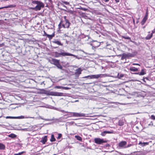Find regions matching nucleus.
Instances as JSON below:
<instances>
[{
    "label": "nucleus",
    "instance_id": "13",
    "mask_svg": "<svg viewBox=\"0 0 155 155\" xmlns=\"http://www.w3.org/2000/svg\"><path fill=\"white\" fill-rule=\"evenodd\" d=\"M15 7H16L15 5H8L7 6L1 7V8H0V9H3L4 8H13Z\"/></svg>",
    "mask_w": 155,
    "mask_h": 155
},
{
    "label": "nucleus",
    "instance_id": "64",
    "mask_svg": "<svg viewBox=\"0 0 155 155\" xmlns=\"http://www.w3.org/2000/svg\"><path fill=\"white\" fill-rule=\"evenodd\" d=\"M150 32L149 31V32H148V33H150Z\"/></svg>",
    "mask_w": 155,
    "mask_h": 155
},
{
    "label": "nucleus",
    "instance_id": "10",
    "mask_svg": "<svg viewBox=\"0 0 155 155\" xmlns=\"http://www.w3.org/2000/svg\"><path fill=\"white\" fill-rule=\"evenodd\" d=\"M59 63V60L55 59H52L51 61V63L56 66Z\"/></svg>",
    "mask_w": 155,
    "mask_h": 155
},
{
    "label": "nucleus",
    "instance_id": "23",
    "mask_svg": "<svg viewBox=\"0 0 155 155\" xmlns=\"http://www.w3.org/2000/svg\"><path fill=\"white\" fill-rule=\"evenodd\" d=\"M17 136L13 134H10L8 135V137H11L12 138H15Z\"/></svg>",
    "mask_w": 155,
    "mask_h": 155
},
{
    "label": "nucleus",
    "instance_id": "42",
    "mask_svg": "<svg viewBox=\"0 0 155 155\" xmlns=\"http://www.w3.org/2000/svg\"><path fill=\"white\" fill-rule=\"evenodd\" d=\"M44 34L43 35V36H47V35H48V34H47L46 32L45 31H44Z\"/></svg>",
    "mask_w": 155,
    "mask_h": 155
},
{
    "label": "nucleus",
    "instance_id": "43",
    "mask_svg": "<svg viewBox=\"0 0 155 155\" xmlns=\"http://www.w3.org/2000/svg\"><path fill=\"white\" fill-rule=\"evenodd\" d=\"M148 125L149 126H150V125H152V126H153V123L152 121H151L150 122V123L148 124Z\"/></svg>",
    "mask_w": 155,
    "mask_h": 155
},
{
    "label": "nucleus",
    "instance_id": "29",
    "mask_svg": "<svg viewBox=\"0 0 155 155\" xmlns=\"http://www.w3.org/2000/svg\"><path fill=\"white\" fill-rule=\"evenodd\" d=\"M69 54H70L71 55H68V56H74V57H75L76 58H77L78 59H80V58L78 57V56H76V55H74V54H70V53H69Z\"/></svg>",
    "mask_w": 155,
    "mask_h": 155
},
{
    "label": "nucleus",
    "instance_id": "14",
    "mask_svg": "<svg viewBox=\"0 0 155 155\" xmlns=\"http://www.w3.org/2000/svg\"><path fill=\"white\" fill-rule=\"evenodd\" d=\"M47 136H45L42 138V139L40 140V142H41L43 144H45L47 141Z\"/></svg>",
    "mask_w": 155,
    "mask_h": 155
},
{
    "label": "nucleus",
    "instance_id": "2",
    "mask_svg": "<svg viewBox=\"0 0 155 155\" xmlns=\"http://www.w3.org/2000/svg\"><path fill=\"white\" fill-rule=\"evenodd\" d=\"M63 22V21L61 20L58 25V28L59 29H60L62 27L64 28H69L70 25H71V23L69 22L68 20H66V21H65V23L64 24L62 23Z\"/></svg>",
    "mask_w": 155,
    "mask_h": 155
},
{
    "label": "nucleus",
    "instance_id": "41",
    "mask_svg": "<svg viewBox=\"0 0 155 155\" xmlns=\"http://www.w3.org/2000/svg\"><path fill=\"white\" fill-rule=\"evenodd\" d=\"M41 90L42 91H44V92H42V93H43V94H46L47 93L46 92V91L44 89H41Z\"/></svg>",
    "mask_w": 155,
    "mask_h": 155
},
{
    "label": "nucleus",
    "instance_id": "53",
    "mask_svg": "<svg viewBox=\"0 0 155 155\" xmlns=\"http://www.w3.org/2000/svg\"><path fill=\"white\" fill-rule=\"evenodd\" d=\"M109 1V0H104V1L105 2H108V1Z\"/></svg>",
    "mask_w": 155,
    "mask_h": 155
},
{
    "label": "nucleus",
    "instance_id": "4",
    "mask_svg": "<svg viewBox=\"0 0 155 155\" xmlns=\"http://www.w3.org/2000/svg\"><path fill=\"white\" fill-rule=\"evenodd\" d=\"M60 52L58 53L56 51L54 52L55 57L56 58L60 57L61 55L62 56H68V55H71L69 54V53H66L64 52V50L61 49L60 50Z\"/></svg>",
    "mask_w": 155,
    "mask_h": 155
},
{
    "label": "nucleus",
    "instance_id": "47",
    "mask_svg": "<svg viewBox=\"0 0 155 155\" xmlns=\"http://www.w3.org/2000/svg\"><path fill=\"white\" fill-rule=\"evenodd\" d=\"M152 32L151 34H152L153 33H154L155 32V28H154L153 30L152 31Z\"/></svg>",
    "mask_w": 155,
    "mask_h": 155
},
{
    "label": "nucleus",
    "instance_id": "21",
    "mask_svg": "<svg viewBox=\"0 0 155 155\" xmlns=\"http://www.w3.org/2000/svg\"><path fill=\"white\" fill-rule=\"evenodd\" d=\"M147 20V18H146V17H144L141 22V25H143L145 23V22H146V21Z\"/></svg>",
    "mask_w": 155,
    "mask_h": 155
},
{
    "label": "nucleus",
    "instance_id": "19",
    "mask_svg": "<svg viewBox=\"0 0 155 155\" xmlns=\"http://www.w3.org/2000/svg\"><path fill=\"white\" fill-rule=\"evenodd\" d=\"M15 119H23L24 118H31V117H25L24 116H18V117H15Z\"/></svg>",
    "mask_w": 155,
    "mask_h": 155
},
{
    "label": "nucleus",
    "instance_id": "61",
    "mask_svg": "<svg viewBox=\"0 0 155 155\" xmlns=\"http://www.w3.org/2000/svg\"><path fill=\"white\" fill-rule=\"evenodd\" d=\"M138 22V21H137L136 22L137 23Z\"/></svg>",
    "mask_w": 155,
    "mask_h": 155
},
{
    "label": "nucleus",
    "instance_id": "26",
    "mask_svg": "<svg viewBox=\"0 0 155 155\" xmlns=\"http://www.w3.org/2000/svg\"><path fill=\"white\" fill-rule=\"evenodd\" d=\"M124 76V74H119L118 73L117 75L118 78L119 79H121L122 78H123Z\"/></svg>",
    "mask_w": 155,
    "mask_h": 155
},
{
    "label": "nucleus",
    "instance_id": "38",
    "mask_svg": "<svg viewBox=\"0 0 155 155\" xmlns=\"http://www.w3.org/2000/svg\"><path fill=\"white\" fill-rule=\"evenodd\" d=\"M151 118L152 119L155 120V116L154 115H152L151 116Z\"/></svg>",
    "mask_w": 155,
    "mask_h": 155
},
{
    "label": "nucleus",
    "instance_id": "17",
    "mask_svg": "<svg viewBox=\"0 0 155 155\" xmlns=\"http://www.w3.org/2000/svg\"><path fill=\"white\" fill-rule=\"evenodd\" d=\"M148 144V142H143L142 143L141 142H140L138 143V144L142 146H144L146 145H147Z\"/></svg>",
    "mask_w": 155,
    "mask_h": 155
},
{
    "label": "nucleus",
    "instance_id": "3",
    "mask_svg": "<svg viewBox=\"0 0 155 155\" xmlns=\"http://www.w3.org/2000/svg\"><path fill=\"white\" fill-rule=\"evenodd\" d=\"M107 76V75L105 74H101L96 75H88L86 76L83 77V78H87L89 79L96 78L97 79L99 78L105 77Z\"/></svg>",
    "mask_w": 155,
    "mask_h": 155
},
{
    "label": "nucleus",
    "instance_id": "54",
    "mask_svg": "<svg viewBox=\"0 0 155 155\" xmlns=\"http://www.w3.org/2000/svg\"><path fill=\"white\" fill-rule=\"evenodd\" d=\"M64 36H65V37H68V36L66 35V34H64Z\"/></svg>",
    "mask_w": 155,
    "mask_h": 155
},
{
    "label": "nucleus",
    "instance_id": "24",
    "mask_svg": "<svg viewBox=\"0 0 155 155\" xmlns=\"http://www.w3.org/2000/svg\"><path fill=\"white\" fill-rule=\"evenodd\" d=\"M54 36V33H53L52 35H47V36L49 38L50 40Z\"/></svg>",
    "mask_w": 155,
    "mask_h": 155
},
{
    "label": "nucleus",
    "instance_id": "12",
    "mask_svg": "<svg viewBox=\"0 0 155 155\" xmlns=\"http://www.w3.org/2000/svg\"><path fill=\"white\" fill-rule=\"evenodd\" d=\"M113 133V131H105L102 132L101 135L103 136H104L107 134H112Z\"/></svg>",
    "mask_w": 155,
    "mask_h": 155
},
{
    "label": "nucleus",
    "instance_id": "27",
    "mask_svg": "<svg viewBox=\"0 0 155 155\" xmlns=\"http://www.w3.org/2000/svg\"><path fill=\"white\" fill-rule=\"evenodd\" d=\"M57 67L58 68L61 69H62L63 67L62 66L59 64V63L57 65H56Z\"/></svg>",
    "mask_w": 155,
    "mask_h": 155
},
{
    "label": "nucleus",
    "instance_id": "5",
    "mask_svg": "<svg viewBox=\"0 0 155 155\" xmlns=\"http://www.w3.org/2000/svg\"><path fill=\"white\" fill-rule=\"evenodd\" d=\"M95 143L98 144H101L103 143H106L107 141L104 140L103 139H101L100 138H95L94 139Z\"/></svg>",
    "mask_w": 155,
    "mask_h": 155
},
{
    "label": "nucleus",
    "instance_id": "15",
    "mask_svg": "<svg viewBox=\"0 0 155 155\" xmlns=\"http://www.w3.org/2000/svg\"><path fill=\"white\" fill-rule=\"evenodd\" d=\"M81 70L80 68H79L78 69L76 70V72L75 73V74L76 75H78V76L81 74Z\"/></svg>",
    "mask_w": 155,
    "mask_h": 155
},
{
    "label": "nucleus",
    "instance_id": "8",
    "mask_svg": "<svg viewBox=\"0 0 155 155\" xmlns=\"http://www.w3.org/2000/svg\"><path fill=\"white\" fill-rule=\"evenodd\" d=\"M134 74H138L140 76L146 74V70L143 68L142 69L141 71L140 72L135 73H133Z\"/></svg>",
    "mask_w": 155,
    "mask_h": 155
},
{
    "label": "nucleus",
    "instance_id": "57",
    "mask_svg": "<svg viewBox=\"0 0 155 155\" xmlns=\"http://www.w3.org/2000/svg\"><path fill=\"white\" fill-rule=\"evenodd\" d=\"M142 154H143V155H144V154H146V153H145V152H144V153H143H143H142Z\"/></svg>",
    "mask_w": 155,
    "mask_h": 155
},
{
    "label": "nucleus",
    "instance_id": "62",
    "mask_svg": "<svg viewBox=\"0 0 155 155\" xmlns=\"http://www.w3.org/2000/svg\"><path fill=\"white\" fill-rule=\"evenodd\" d=\"M145 26H144V27H143V28H145Z\"/></svg>",
    "mask_w": 155,
    "mask_h": 155
},
{
    "label": "nucleus",
    "instance_id": "16",
    "mask_svg": "<svg viewBox=\"0 0 155 155\" xmlns=\"http://www.w3.org/2000/svg\"><path fill=\"white\" fill-rule=\"evenodd\" d=\"M132 71H138V69L134 67H131L129 69Z\"/></svg>",
    "mask_w": 155,
    "mask_h": 155
},
{
    "label": "nucleus",
    "instance_id": "56",
    "mask_svg": "<svg viewBox=\"0 0 155 155\" xmlns=\"http://www.w3.org/2000/svg\"><path fill=\"white\" fill-rule=\"evenodd\" d=\"M44 84V81H43V82H41V84L42 85V84Z\"/></svg>",
    "mask_w": 155,
    "mask_h": 155
},
{
    "label": "nucleus",
    "instance_id": "51",
    "mask_svg": "<svg viewBox=\"0 0 155 155\" xmlns=\"http://www.w3.org/2000/svg\"><path fill=\"white\" fill-rule=\"evenodd\" d=\"M115 1L117 2H119V0H115Z\"/></svg>",
    "mask_w": 155,
    "mask_h": 155
},
{
    "label": "nucleus",
    "instance_id": "28",
    "mask_svg": "<svg viewBox=\"0 0 155 155\" xmlns=\"http://www.w3.org/2000/svg\"><path fill=\"white\" fill-rule=\"evenodd\" d=\"M124 124V122L122 121H119L118 122V125L120 126H122Z\"/></svg>",
    "mask_w": 155,
    "mask_h": 155
},
{
    "label": "nucleus",
    "instance_id": "44",
    "mask_svg": "<svg viewBox=\"0 0 155 155\" xmlns=\"http://www.w3.org/2000/svg\"><path fill=\"white\" fill-rule=\"evenodd\" d=\"M147 16H148L147 13L146 12V15L144 17H146V18H147Z\"/></svg>",
    "mask_w": 155,
    "mask_h": 155
},
{
    "label": "nucleus",
    "instance_id": "25",
    "mask_svg": "<svg viewBox=\"0 0 155 155\" xmlns=\"http://www.w3.org/2000/svg\"><path fill=\"white\" fill-rule=\"evenodd\" d=\"M56 139L54 137V135L53 134H52L51 135V139H50V141L51 142H54L55 141Z\"/></svg>",
    "mask_w": 155,
    "mask_h": 155
},
{
    "label": "nucleus",
    "instance_id": "63",
    "mask_svg": "<svg viewBox=\"0 0 155 155\" xmlns=\"http://www.w3.org/2000/svg\"><path fill=\"white\" fill-rule=\"evenodd\" d=\"M2 81L1 80V79H0V81Z\"/></svg>",
    "mask_w": 155,
    "mask_h": 155
},
{
    "label": "nucleus",
    "instance_id": "20",
    "mask_svg": "<svg viewBox=\"0 0 155 155\" xmlns=\"http://www.w3.org/2000/svg\"><path fill=\"white\" fill-rule=\"evenodd\" d=\"M152 34H151L150 35V34H148L145 38V39L146 40H150L152 37Z\"/></svg>",
    "mask_w": 155,
    "mask_h": 155
},
{
    "label": "nucleus",
    "instance_id": "39",
    "mask_svg": "<svg viewBox=\"0 0 155 155\" xmlns=\"http://www.w3.org/2000/svg\"><path fill=\"white\" fill-rule=\"evenodd\" d=\"M75 137L76 138L77 137V139L78 140H81V137L78 136H76Z\"/></svg>",
    "mask_w": 155,
    "mask_h": 155
},
{
    "label": "nucleus",
    "instance_id": "37",
    "mask_svg": "<svg viewBox=\"0 0 155 155\" xmlns=\"http://www.w3.org/2000/svg\"><path fill=\"white\" fill-rule=\"evenodd\" d=\"M70 88L67 87H63V89H64L66 90H68L70 89Z\"/></svg>",
    "mask_w": 155,
    "mask_h": 155
},
{
    "label": "nucleus",
    "instance_id": "7",
    "mask_svg": "<svg viewBox=\"0 0 155 155\" xmlns=\"http://www.w3.org/2000/svg\"><path fill=\"white\" fill-rule=\"evenodd\" d=\"M48 94L50 95L58 96H61L63 95V93H62L54 92L52 91L49 92L48 93Z\"/></svg>",
    "mask_w": 155,
    "mask_h": 155
},
{
    "label": "nucleus",
    "instance_id": "58",
    "mask_svg": "<svg viewBox=\"0 0 155 155\" xmlns=\"http://www.w3.org/2000/svg\"><path fill=\"white\" fill-rule=\"evenodd\" d=\"M58 48L57 47H53V48Z\"/></svg>",
    "mask_w": 155,
    "mask_h": 155
},
{
    "label": "nucleus",
    "instance_id": "1",
    "mask_svg": "<svg viewBox=\"0 0 155 155\" xmlns=\"http://www.w3.org/2000/svg\"><path fill=\"white\" fill-rule=\"evenodd\" d=\"M32 3L36 5L34 7L31 8L32 10L37 11L40 10L41 8H44V5L42 2L38 1L35 0L33 1Z\"/></svg>",
    "mask_w": 155,
    "mask_h": 155
},
{
    "label": "nucleus",
    "instance_id": "55",
    "mask_svg": "<svg viewBox=\"0 0 155 155\" xmlns=\"http://www.w3.org/2000/svg\"><path fill=\"white\" fill-rule=\"evenodd\" d=\"M145 78H143V81L144 82H145L146 81H145Z\"/></svg>",
    "mask_w": 155,
    "mask_h": 155
},
{
    "label": "nucleus",
    "instance_id": "45",
    "mask_svg": "<svg viewBox=\"0 0 155 155\" xmlns=\"http://www.w3.org/2000/svg\"><path fill=\"white\" fill-rule=\"evenodd\" d=\"M64 19L65 21H66V20H68V19H66V16H64Z\"/></svg>",
    "mask_w": 155,
    "mask_h": 155
},
{
    "label": "nucleus",
    "instance_id": "6",
    "mask_svg": "<svg viewBox=\"0 0 155 155\" xmlns=\"http://www.w3.org/2000/svg\"><path fill=\"white\" fill-rule=\"evenodd\" d=\"M127 142L126 141H122L118 143V146L119 149L126 148V145Z\"/></svg>",
    "mask_w": 155,
    "mask_h": 155
},
{
    "label": "nucleus",
    "instance_id": "35",
    "mask_svg": "<svg viewBox=\"0 0 155 155\" xmlns=\"http://www.w3.org/2000/svg\"><path fill=\"white\" fill-rule=\"evenodd\" d=\"M39 118H40V119H42V120H46V121H50V120H50L49 119H44L43 118H42L41 117V116H40L39 117Z\"/></svg>",
    "mask_w": 155,
    "mask_h": 155
},
{
    "label": "nucleus",
    "instance_id": "18",
    "mask_svg": "<svg viewBox=\"0 0 155 155\" xmlns=\"http://www.w3.org/2000/svg\"><path fill=\"white\" fill-rule=\"evenodd\" d=\"M5 146L2 143H0V150H4L5 149Z\"/></svg>",
    "mask_w": 155,
    "mask_h": 155
},
{
    "label": "nucleus",
    "instance_id": "48",
    "mask_svg": "<svg viewBox=\"0 0 155 155\" xmlns=\"http://www.w3.org/2000/svg\"><path fill=\"white\" fill-rule=\"evenodd\" d=\"M133 65H140V64H136V63H134V64H133Z\"/></svg>",
    "mask_w": 155,
    "mask_h": 155
},
{
    "label": "nucleus",
    "instance_id": "50",
    "mask_svg": "<svg viewBox=\"0 0 155 155\" xmlns=\"http://www.w3.org/2000/svg\"><path fill=\"white\" fill-rule=\"evenodd\" d=\"M133 23L134 25L135 24V20H134V19H133Z\"/></svg>",
    "mask_w": 155,
    "mask_h": 155
},
{
    "label": "nucleus",
    "instance_id": "30",
    "mask_svg": "<svg viewBox=\"0 0 155 155\" xmlns=\"http://www.w3.org/2000/svg\"><path fill=\"white\" fill-rule=\"evenodd\" d=\"M126 57H125V54L124 53H123V54H122V57H121V60H124V59H125V58H126Z\"/></svg>",
    "mask_w": 155,
    "mask_h": 155
},
{
    "label": "nucleus",
    "instance_id": "11",
    "mask_svg": "<svg viewBox=\"0 0 155 155\" xmlns=\"http://www.w3.org/2000/svg\"><path fill=\"white\" fill-rule=\"evenodd\" d=\"M125 54V57L126 58H128L129 57H132L134 56L135 54H131L129 53H124Z\"/></svg>",
    "mask_w": 155,
    "mask_h": 155
},
{
    "label": "nucleus",
    "instance_id": "59",
    "mask_svg": "<svg viewBox=\"0 0 155 155\" xmlns=\"http://www.w3.org/2000/svg\"><path fill=\"white\" fill-rule=\"evenodd\" d=\"M63 5V6L64 7H65V8H67L66 6H65V5Z\"/></svg>",
    "mask_w": 155,
    "mask_h": 155
},
{
    "label": "nucleus",
    "instance_id": "32",
    "mask_svg": "<svg viewBox=\"0 0 155 155\" xmlns=\"http://www.w3.org/2000/svg\"><path fill=\"white\" fill-rule=\"evenodd\" d=\"M55 88L57 89H63V87L57 86L55 87Z\"/></svg>",
    "mask_w": 155,
    "mask_h": 155
},
{
    "label": "nucleus",
    "instance_id": "9",
    "mask_svg": "<svg viewBox=\"0 0 155 155\" xmlns=\"http://www.w3.org/2000/svg\"><path fill=\"white\" fill-rule=\"evenodd\" d=\"M72 116L76 117H84L85 116V114L84 113H72Z\"/></svg>",
    "mask_w": 155,
    "mask_h": 155
},
{
    "label": "nucleus",
    "instance_id": "40",
    "mask_svg": "<svg viewBox=\"0 0 155 155\" xmlns=\"http://www.w3.org/2000/svg\"><path fill=\"white\" fill-rule=\"evenodd\" d=\"M132 145H133V144H128L127 145V146H126V148L128 147H130Z\"/></svg>",
    "mask_w": 155,
    "mask_h": 155
},
{
    "label": "nucleus",
    "instance_id": "36",
    "mask_svg": "<svg viewBox=\"0 0 155 155\" xmlns=\"http://www.w3.org/2000/svg\"><path fill=\"white\" fill-rule=\"evenodd\" d=\"M62 136V134H58V136L57 137L58 139H60Z\"/></svg>",
    "mask_w": 155,
    "mask_h": 155
},
{
    "label": "nucleus",
    "instance_id": "31",
    "mask_svg": "<svg viewBox=\"0 0 155 155\" xmlns=\"http://www.w3.org/2000/svg\"><path fill=\"white\" fill-rule=\"evenodd\" d=\"M61 2L62 3H63L64 4H65V5H68L69 4V3L67 2L64 1H62Z\"/></svg>",
    "mask_w": 155,
    "mask_h": 155
},
{
    "label": "nucleus",
    "instance_id": "22",
    "mask_svg": "<svg viewBox=\"0 0 155 155\" xmlns=\"http://www.w3.org/2000/svg\"><path fill=\"white\" fill-rule=\"evenodd\" d=\"M53 42L54 43L57 44L58 45H60L61 46L63 45V44L61 43V42L59 41H53Z\"/></svg>",
    "mask_w": 155,
    "mask_h": 155
},
{
    "label": "nucleus",
    "instance_id": "49",
    "mask_svg": "<svg viewBox=\"0 0 155 155\" xmlns=\"http://www.w3.org/2000/svg\"><path fill=\"white\" fill-rule=\"evenodd\" d=\"M61 111L62 112H65L66 113H68V112L65 111L64 110H61Z\"/></svg>",
    "mask_w": 155,
    "mask_h": 155
},
{
    "label": "nucleus",
    "instance_id": "34",
    "mask_svg": "<svg viewBox=\"0 0 155 155\" xmlns=\"http://www.w3.org/2000/svg\"><path fill=\"white\" fill-rule=\"evenodd\" d=\"M6 118L10 119H15V117L7 116L6 117Z\"/></svg>",
    "mask_w": 155,
    "mask_h": 155
},
{
    "label": "nucleus",
    "instance_id": "52",
    "mask_svg": "<svg viewBox=\"0 0 155 155\" xmlns=\"http://www.w3.org/2000/svg\"><path fill=\"white\" fill-rule=\"evenodd\" d=\"M145 78V79H146L147 80H149V79L148 78H147V77H146Z\"/></svg>",
    "mask_w": 155,
    "mask_h": 155
},
{
    "label": "nucleus",
    "instance_id": "33",
    "mask_svg": "<svg viewBox=\"0 0 155 155\" xmlns=\"http://www.w3.org/2000/svg\"><path fill=\"white\" fill-rule=\"evenodd\" d=\"M24 152H21L19 153H15L14 154V155H21L23 153H24Z\"/></svg>",
    "mask_w": 155,
    "mask_h": 155
},
{
    "label": "nucleus",
    "instance_id": "46",
    "mask_svg": "<svg viewBox=\"0 0 155 155\" xmlns=\"http://www.w3.org/2000/svg\"><path fill=\"white\" fill-rule=\"evenodd\" d=\"M124 38L126 39H128V40H129V39H130V38L129 37H125Z\"/></svg>",
    "mask_w": 155,
    "mask_h": 155
},
{
    "label": "nucleus",
    "instance_id": "60",
    "mask_svg": "<svg viewBox=\"0 0 155 155\" xmlns=\"http://www.w3.org/2000/svg\"><path fill=\"white\" fill-rule=\"evenodd\" d=\"M50 2H52L51 0H48Z\"/></svg>",
    "mask_w": 155,
    "mask_h": 155
}]
</instances>
